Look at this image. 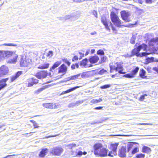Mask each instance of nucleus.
<instances>
[{"instance_id": "nucleus-1", "label": "nucleus", "mask_w": 158, "mask_h": 158, "mask_svg": "<svg viewBox=\"0 0 158 158\" xmlns=\"http://www.w3.org/2000/svg\"><path fill=\"white\" fill-rule=\"evenodd\" d=\"M94 154L96 156L103 157L108 156V149L104 148L101 143L95 144L94 146Z\"/></svg>"}, {"instance_id": "nucleus-2", "label": "nucleus", "mask_w": 158, "mask_h": 158, "mask_svg": "<svg viewBox=\"0 0 158 158\" xmlns=\"http://www.w3.org/2000/svg\"><path fill=\"white\" fill-rule=\"evenodd\" d=\"M147 46L146 44H143L139 45L137 48H134L132 50V53L134 55H136L137 56H144L151 53V52H143L141 55L139 53V52L141 49H143V50H146L147 49Z\"/></svg>"}, {"instance_id": "nucleus-3", "label": "nucleus", "mask_w": 158, "mask_h": 158, "mask_svg": "<svg viewBox=\"0 0 158 158\" xmlns=\"http://www.w3.org/2000/svg\"><path fill=\"white\" fill-rule=\"evenodd\" d=\"M116 65V66H114L113 63L110 64V72L112 73L113 70H115L116 71H118V73L120 74L124 73L122 72L123 70V65L120 63H117Z\"/></svg>"}, {"instance_id": "nucleus-4", "label": "nucleus", "mask_w": 158, "mask_h": 158, "mask_svg": "<svg viewBox=\"0 0 158 158\" xmlns=\"http://www.w3.org/2000/svg\"><path fill=\"white\" fill-rule=\"evenodd\" d=\"M111 19L114 24L118 27H120L122 23L121 21L118 16L114 12H111L110 14Z\"/></svg>"}, {"instance_id": "nucleus-5", "label": "nucleus", "mask_w": 158, "mask_h": 158, "mask_svg": "<svg viewBox=\"0 0 158 158\" xmlns=\"http://www.w3.org/2000/svg\"><path fill=\"white\" fill-rule=\"evenodd\" d=\"M101 20L107 30H110L109 27H111L114 31H116L115 28L113 26L111 22L108 20H107L104 16H102L101 17Z\"/></svg>"}, {"instance_id": "nucleus-6", "label": "nucleus", "mask_w": 158, "mask_h": 158, "mask_svg": "<svg viewBox=\"0 0 158 158\" xmlns=\"http://www.w3.org/2000/svg\"><path fill=\"white\" fill-rule=\"evenodd\" d=\"M121 17L125 22H129L131 21L129 18L131 15L130 13L127 11L123 10L120 12Z\"/></svg>"}, {"instance_id": "nucleus-7", "label": "nucleus", "mask_w": 158, "mask_h": 158, "mask_svg": "<svg viewBox=\"0 0 158 158\" xmlns=\"http://www.w3.org/2000/svg\"><path fill=\"white\" fill-rule=\"evenodd\" d=\"M63 152V149L59 147H54L50 151V153L54 155L60 156Z\"/></svg>"}, {"instance_id": "nucleus-8", "label": "nucleus", "mask_w": 158, "mask_h": 158, "mask_svg": "<svg viewBox=\"0 0 158 158\" xmlns=\"http://www.w3.org/2000/svg\"><path fill=\"white\" fill-rule=\"evenodd\" d=\"M118 144V143H115L114 144H112L110 145L111 148L112 149V151L110 152L108 154V156H109L112 157L113 155H116L117 154L116 149L117 147Z\"/></svg>"}, {"instance_id": "nucleus-9", "label": "nucleus", "mask_w": 158, "mask_h": 158, "mask_svg": "<svg viewBox=\"0 0 158 158\" xmlns=\"http://www.w3.org/2000/svg\"><path fill=\"white\" fill-rule=\"evenodd\" d=\"M9 71L8 68L6 66H1L0 68V77L8 73Z\"/></svg>"}, {"instance_id": "nucleus-10", "label": "nucleus", "mask_w": 158, "mask_h": 158, "mask_svg": "<svg viewBox=\"0 0 158 158\" xmlns=\"http://www.w3.org/2000/svg\"><path fill=\"white\" fill-rule=\"evenodd\" d=\"M48 73L47 71H41L36 73L35 76L39 79L45 78L47 76Z\"/></svg>"}, {"instance_id": "nucleus-11", "label": "nucleus", "mask_w": 158, "mask_h": 158, "mask_svg": "<svg viewBox=\"0 0 158 158\" xmlns=\"http://www.w3.org/2000/svg\"><path fill=\"white\" fill-rule=\"evenodd\" d=\"M28 82V87H31L34 84H36L38 82V80L33 78L29 79L27 80Z\"/></svg>"}, {"instance_id": "nucleus-12", "label": "nucleus", "mask_w": 158, "mask_h": 158, "mask_svg": "<svg viewBox=\"0 0 158 158\" xmlns=\"http://www.w3.org/2000/svg\"><path fill=\"white\" fill-rule=\"evenodd\" d=\"M88 60L85 58L80 63V66L82 68H88L92 66V65L90 64L89 65L87 64Z\"/></svg>"}, {"instance_id": "nucleus-13", "label": "nucleus", "mask_w": 158, "mask_h": 158, "mask_svg": "<svg viewBox=\"0 0 158 158\" xmlns=\"http://www.w3.org/2000/svg\"><path fill=\"white\" fill-rule=\"evenodd\" d=\"M99 60V57L97 55L91 56L89 59V61L91 64L96 63Z\"/></svg>"}, {"instance_id": "nucleus-14", "label": "nucleus", "mask_w": 158, "mask_h": 158, "mask_svg": "<svg viewBox=\"0 0 158 158\" xmlns=\"http://www.w3.org/2000/svg\"><path fill=\"white\" fill-rule=\"evenodd\" d=\"M4 58L5 57H9L10 56H12L14 54H15V52H14L10 51H3Z\"/></svg>"}, {"instance_id": "nucleus-15", "label": "nucleus", "mask_w": 158, "mask_h": 158, "mask_svg": "<svg viewBox=\"0 0 158 158\" xmlns=\"http://www.w3.org/2000/svg\"><path fill=\"white\" fill-rule=\"evenodd\" d=\"M58 73H63L65 74L67 71V67L66 65L63 64L58 68Z\"/></svg>"}, {"instance_id": "nucleus-16", "label": "nucleus", "mask_w": 158, "mask_h": 158, "mask_svg": "<svg viewBox=\"0 0 158 158\" xmlns=\"http://www.w3.org/2000/svg\"><path fill=\"white\" fill-rule=\"evenodd\" d=\"M126 148L124 147H122L119 150L118 153L119 156L122 157H124L126 156Z\"/></svg>"}, {"instance_id": "nucleus-17", "label": "nucleus", "mask_w": 158, "mask_h": 158, "mask_svg": "<svg viewBox=\"0 0 158 158\" xmlns=\"http://www.w3.org/2000/svg\"><path fill=\"white\" fill-rule=\"evenodd\" d=\"M8 78H6L0 80V90L7 85L6 82L8 80Z\"/></svg>"}, {"instance_id": "nucleus-18", "label": "nucleus", "mask_w": 158, "mask_h": 158, "mask_svg": "<svg viewBox=\"0 0 158 158\" xmlns=\"http://www.w3.org/2000/svg\"><path fill=\"white\" fill-rule=\"evenodd\" d=\"M29 63V60L28 59L22 58L20 61V65L22 66H27Z\"/></svg>"}, {"instance_id": "nucleus-19", "label": "nucleus", "mask_w": 158, "mask_h": 158, "mask_svg": "<svg viewBox=\"0 0 158 158\" xmlns=\"http://www.w3.org/2000/svg\"><path fill=\"white\" fill-rule=\"evenodd\" d=\"M22 71H18L15 75L11 76L10 77L11 81L12 82L14 81L22 74Z\"/></svg>"}, {"instance_id": "nucleus-20", "label": "nucleus", "mask_w": 158, "mask_h": 158, "mask_svg": "<svg viewBox=\"0 0 158 158\" xmlns=\"http://www.w3.org/2000/svg\"><path fill=\"white\" fill-rule=\"evenodd\" d=\"M48 151V150L47 148L42 149L39 154V156L41 157H44Z\"/></svg>"}, {"instance_id": "nucleus-21", "label": "nucleus", "mask_w": 158, "mask_h": 158, "mask_svg": "<svg viewBox=\"0 0 158 158\" xmlns=\"http://www.w3.org/2000/svg\"><path fill=\"white\" fill-rule=\"evenodd\" d=\"M13 58H11L8 61V63L11 64H15L17 62L18 55L16 54L12 56Z\"/></svg>"}, {"instance_id": "nucleus-22", "label": "nucleus", "mask_w": 158, "mask_h": 158, "mask_svg": "<svg viewBox=\"0 0 158 158\" xmlns=\"http://www.w3.org/2000/svg\"><path fill=\"white\" fill-rule=\"evenodd\" d=\"M72 154L75 156H81L83 154V152L81 151L76 149L74 151H72Z\"/></svg>"}, {"instance_id": "nucleus-23", "label": "nucleus", "mask_w": 158, "mask_h": 158, "mask_svg": "<svg viewBox=\"0 0 158 158\" xmlns=\"http://www.w3.org/2000/svg\"><path fill=\"white\" fill-rule=\"evenodd\" d=\"M61 63V61H58L56 62L53 64L52 67L50 68V70L51 71H52V70L54 69L55 68L58 67L60 65Z\"/></svg>"}, {"instance_id": "nucleus-24", "label": "nucleus", "mask_w": 158, "mask_h": 158, "mask_svg": "<svg viewBox=\"0 0 158 158\" xmlns=\"http://www.w3.org/2000/svg\"><path fill=\"white\" fill-rule=\"evenodd\" d=\"M81 78V73H80L76 75H75L69 77L68 78V81H69L70 80H74L78 79H80Z\"/></svg>"}, {"instance_id": "nucleus-25", "label": "nucleus", "mask_w": 158, "mask_h": 158, "mask_svg": "<svg viewBox=\"0 0 158 158\" xmlns=\"http://www.w3.org/2000/svg\"><path fill=\"white\" fill-rule=\"evenodd\" d=\"M151 151V149L148 147L144 146L143 147L142 152H143L148 153H150Z\"/></svg>"}, {"instance_id": "nucleus-26", "label": "nucleus", "mask_w": 158, "mask_h": 158, "mask_svg": "<svg viewBox=\"0 0 158 158\" xmlns=\"http://www.w3.org/2000/svg\"><path fill=\"white\" fill-rule=\"evenodd\" d=\"M49 66V63L44 64L40 65L38 67V68L40 69H47L48 68Z\"/></svg>"}, {"instance_id": "nucleus-27", "label": "nucleus", "mask_w": 158, "mask_h": 158, "mask_svg": "<svg viewBox=\"0 0 158 158\" xmlns=\"http://www.w3.org/2000/svg\"><path fill=\"white\" fill-rule=\"evenodd\" d=\"M136 144H137V143L135 142L131 143L128 144L127 145V149L128 152H129L133 147L134 145Z\"/></svg>"}, {"instance_id": "nucleus-28", "label": "nucleus", "mask_w": 158, "mask_h": 158, "mask_svg": "<svg viewBox=\"0 0 158 158\" xmlns=\"http://www.w3.org/2000/svg\"><path fill=\"white\" fill-rule=\"evenodd\" d=\"M43 106L46 108L53 109L54 108L53 105L50 103H43Z\"/></svg>"}, {"instance_id": "nucleus-29", "label": "nucleus", "mask_w": 158, "mask_h": 158, "mask_svg": "<svg viewBox=\"0 0 158 158\" xmlns=\"http://www.w3.org/2000/svg\"><path fill=\"white\" fill-rule=\"evenodd\" d=\"M89 76V72H83L81 74V78H85L88 77Z\"/></svg>"}, {"instance_id": "nucleus-30", "label": "nucleus", "mask_w": 158, "mask_h": 158, "mask_svg": "<svg viewBox=\"0 0 158 158\" xmlns=\"http://www.w3.org/2000/svg\"><path fill=\"white\" fill-rule=\"evenodd\" d=\"M79 86H76V87H73V88H72L71 89H69L66 91H64L63 92H62V93H61V94H66V93H69L70 92H71V91H73L74 90L78 88H79Z\"/></svg>"}, {"instance_id": "nucleus-31", "label": "nucleus", "mask_w": 158, "mask_h": 158, "mask_svg": "<svg viewBox=\"0 0 158 158\" xmlns=\"http://www.w3.org/2000/svg\"><path fill=\"white\" fill-rule=\"evenodd\" d=\"M158 43V37L151 39L149 42V45H152L153 43Z\"/></svg>"}, {"instance_id": "nucleus-32", "label": "nucleus", "mask_w": 158, "mask_h": 158, "mask_svg": "<svg viewBox=\"0 0 158 158\" xmlns=\"http://www.w3.org/2000/svg\"><path fill=\"white\" fill-rule=\"evenodd\" d=\"M102 101L101 98H99L98 99H93L90 101L91 103L92 104H96L101 102Z\"/></svg>"}, {"instance_id": "nucleus-33", "label": "nucleus", "mask_w": 158, "mask_h": 158, "mask_svg": "<svg viewBox=\"0 0 158 158\" xmlns=\"http://www.w3.org/2000/svg\"><path fill=\"white\" fill-rule=\"evenodd\" d=\"M123 77L128 78H132L134 77V75L132 73L126 74L124 75Z\"/></svg>"}, {"instance_id": "nucleus-34", "label": "nucleus", "mask_w": 158, "mask_h": 158, "mask_svg": "<svg viewBox=\"0 0 158 158\" xmlns=\"http://www.w3.org/2000/svg\"><path fill=\"white\" fill-rule=\"evenodd\" d=\"M145 71L143 69H141L139 73V75L141 77L143 78L144 76L145 75Z\"/></svg>"}, {"instance_id": "nucleus-35", "label": "nucleus", "mask_w": 158, "mask_h": 158, "mask_svg": "<svg viewBox=\"0 0 158 158\" xmlns=\"http://www.w3.org/2000/svg\"><path fill=\"white\" fill-rule=\"evenodd\" d=\"M154 59V58L153 57H148L146 59V61L148 63L153 62Z\"/></svg>"}, {"instance_id": "nucleus-36", "label": "nucleus", "mask_w": 158, "mask_h": 158, "mask_svg": "<svg viewBox=\"0 0 158 158\" xmlns=\"http://www.w3.org/2000/svg\"><path fill=\"white\" fill-rule=\"evenodd\" d=\"M139 151V148L138 147H135L132 150L131 152V155L135 154L136 153L138 152Z\"/></svg>"}, {"instance_id": "nucleus-37", "label": "nucleus", "mask_w": 158, "mask_h": 158, "mask_svg": "<svg viewBox=\"0 0 158 158\" xmlns=\"http://www.w3.org/2000/svg\"><path fill=\"white\" fill-rule=\"evenodd\" d=\"M136 38V37L135 35H133L132 38L131 39L130 42L132 44H134L135 42V40Z\"/></svg>"}, {"instance_id": "nucleus-38", "label": "nucleus", "mask_w": 158, "mask_h": 158, "mask_svg": "<svg viewBox=\"0 0 158 158\" xmlns=\"http://www.w3.org/2000/svg\"><path fill=\"white\" fill-rule=\"evenodd\" d=\"M139 68L138 67H136V68L135 69H134L132 70V72L131 73L132 74H133V75H134L135 74L138 72L139 70Z\"/></svg>"}, {"instance_id": "nucleus-39", "label": "nucleus", "mask_w": 158, "mask_h": 158, "mask_svg": "<svg viewBox=\"0 0 158 158\" xmlns=\"http://www.w3.org/2000/svg\"><path fill=\"white\" fill-rule=\"evenodd\" d=\"M53 52L52 51H49L47 53L46 56L49 58H50L53 56Z\"/></svg>"}, {"instance_id": "nucleus-40", "label": "nucleus", "mask_w": 158, "mask_h": 158, "mask_svg": "<svg viewBox=\"0 0 158 158\" xmlns=\"http://www.w3.org/2000/svg\"><path fill=\"white\" fill-rule=\"evenodd\" d=\"M104 52L102 50H99L97 51V54L99 55H104Z\"/></svg>"}, {"instance_id": "nucleus-41", "label": "nucleus", "mask_w": 158, "mask_h": 158, "mask_svg": "<svg viewBox=\"0 0 158 158\" xmlns=\"http://www.w3.org/2000/svg\"><path fill=\"white\" fill-rule=\"evenodd\" d=\"M111 85L110 84L105 85L101 86L100 88L102 89H106L110 87Z\"/></svg>"}, {"instance_id": "nucleus-42", "label": "nucleus", "mask_w": 158, "mask_h": 158, "mask_svg": "<svg viewBox=\"0 0 158 158\" xmlns=\"http://www.w3.org/2000/svg\"><path fill=\"white\" fill-rule=\"evenodd\" d=\"M3 45L4 46L14 47H15L17 46L16 44L12 43L4 44Z\"/></svg>"}, {"instance_id": "nucleus-43", "label": "nucleus", "mask_w": 158, "mask_h": 158, "mask_svg": "<svg viewBox=\"0 0 158 158\" xmlns=\"http://www.w3.org/2000/svg\"><path fill=\"white\" fill-rule=\"evenodd\" d=\"M46 88L47 87L46 86H43L42 87L38 89V90L36 92H35V93L37 92H38V93H39V92L44 90V89H46Z\"/></svg>"}, {"instance_id": "nucleus-44", "label": "nucleus", "mask_w": 158, "mask_h": 158, "mask_svg": "<svg viewBox=\"0 0 158 158\" xmlns=\"http://www.w3.org/2000/svg\"><path fill=\"white\" fill-rule=\"evenodd\" d=\"M145 156L144 154L141 153L138 155H137L136 156L137 158H144Z\"/></svg>"}, {"instance_id": "nucleus-45", "label": "nucleus", "mask_w": 158, "mask_h": 158, "mask_svg": "<svg viewBox=\"0 0 158 158\" xmlns=\"http://www.w3.org/2000/svg\"><path fill=\"white\" fill-rule=\"evenodd\" d=\"M106 72V70L104 69H102L98 72V74H99L102 75L105 73Z\"/></svg>"}, {"instance_id": "nucleus-46", "label": "nucleus", "mask_w": 158, "mask_h": 158, "mask_svg": "<svg viewBox=\"0 0 158 158\" xmlns=\"http://www.w3.org/2000/svg\"><path fill=\"white\" fill-rule=\"evenodd\" d=\"M79 66L78 64H73L71 66V68L72 69H75L76 67L77 68H78Z\"/></svg>"}, {"instance_id": "nucleus-47", "label": "nucleus", "mask_w": 158, "mask_h": 158, "mask_svg": "<svg viewBox=\"0 0 158 158\" xmlns=\"http://www.w3.org/2000/svg\"><path fill=\"white\" fill-rule=\"evenodd\" d=\"M73 17V15H66L64 17V19L65 20H67L68 19H70Z\"/></svg>"}, {"instance_id": "nucleus-48", "label": "nucleus", "mask_w": 158, "mask_h": 158, "mask_svg": "<svg viewBox=\"0 0 158 158\" xmlns=\"http://www.w3.org/2000/svg\"><path fill=\"white\" fill-rule=\"evenodd\" d=\"M4 59L3 51H0V60Z\"/></svg>"}, {"instance_id": "nucleus-49", "label": "nucleus", "mask_w": 158, "mask_h": 158, "mask_svg": "<svg viewBox=\"0 0 158 158\" xmlns=\"http://www.w3.org/2000/svg\"><path fill=\"white\" fill-rule=\"evenodd\" d=\"M106 57L105 56H103L101 58V63H102L105 62L106 60Z\"/></svg>"}, {"instance_id": "nucleus-50", "label": "nucleus", "mask_w": 158, "mask_h": 158, "mask_svg": "<svg viewBox=\"0 0 158 158\" xmlns=\"http://www.w3.org/2000/svg\"><path fill=\"white\" fill-rule=\"evenodd\" d=\"M79 59L81 60L82 58L84 56V53H83L80 52H79Z\"/></svg>"}, {"instance_id": "nucleus-51", "label": "nucleus", "mask_w": 158, "mask_h": 158, "mask_svg": "<svg viewBox=\"0 0 158 158\" xmlns=\"http://www.w3.org/2000/svg\"><path fill=\"white\" fill-rule=\"evenodd\" d=\"M148 72V73L152 72V68L149 66L147 67L146 68Z\"/></svg>"}, {"instance_id": "nucleus-52", "label": "nucleus", "mask_w": 158, "mask_h": 158, "mask_svg": "<svg viewBox=\"0 0 158 158\" xmlns=\"http://www.w3.org/2000/svg\"><path fill=\"white\" fill-rule=\"evenodd\" d=\"M53 105L54 107L53 108H57L60 106V104L58 103H55Z\"/></svg>"}, {"instance_id": "nucleus-53", "label": "nucleus", "mask_w": 158, "mask_h": 158, "mask_svg": "<svg viewBox=\"0 0 158 158\" xmlns=\"http://www.w3.org/2000/svg\"><path fill=\"white\" fill-rule=\"evenodd\" d=\"M78 59V57L77 56H75L73 57L72 60L73 61H74L75 60H77Z\"/></svg>"}, {"instance_id": "nucleus-54", "label": "nucleus", "mask_w": 158, "mask_h": 158, "mask_svg": "<svg viewBox=\"0 0 158 158\" xmlns=\"http://www.w3.org/2000/svg\"><path fill=\"white\" fill-rule=\"evenodd\" d=\"M76 104L74 103H71L70 104L69 106L68 107L69 108L70 107H73L74 106H75Z\"/></svg>"}, {"instance_id": "nucleus-55", "label": "nucleus", "mask_w": 158, "mask_h": 158, "mask_svg": "<svg viewBox=\"0 0 158 158\" xmlns=\"http://www.w3.org/2000/svg\"><path fill=\"white\" fill-rule=\"evenodd\" d=\"M147 96V95L144 94L140 98V100L141 101H143L144 99L145 96Z\"/></svg>"}, {"instance_id": "nucleus-56", "label": "nucleus", "mask_w": 158, "mask_h": 158, "mask_svg": "<svg viewBox=\"0 0 158 158\" xmlns=\"http://www.w3.org/2000/svg\"><path fill=\"white\" fill-rule=\"evenodd\" d=\"M93 15L96 17L97 18V11L96 10H94L93 12Z\"/></svg>"}, {"instance_id": "nucleus-57", "label": "nucleus", "mask_w": 158, "mask_h": 158, "mask_svg": "<svg viewBox=\"0 0 158 158\" xmlns=\"http://www.w3.org/2000/svg\"><path fill=\"white\" fill-rule=\"evenodd\" d=\"M33 124L34 126L35 127L34 128H36L39 127L38 126L37 124L36 123L35 121H33Z\"/></svg>"}, {"instance_id": "nucleus-58", "label": "nucleus", "mask_w": 158, "mask_h": 158, "mask_svg": "<svg viewBox=\"0 0 158 158\" xmlns=\"http://www.w3.org/2000/svg\"><path fill=\"white\" fill-rule=\"evenodd\" d=\"M90 35H97V32L96 31H94L93 32H91L90 33Z\"/></svg>"}, {"instance_id": "nucleus-59", "label": "nucleus", "mask_w": 158, "mask_h": 158, "mask_svg": "<svg viewBox=\"0 0 158 158\" xmlns=\"http://www.w3.org/2000/svg\"><path fill=\"white\" fill-rule=\"evenodd\" d=\"M153 70L158 73V68L156 67H154L153 68Z\"/></svg>"}, {"instance_id": "nucleus-60", "label": "nucleus", "mask_w": 158, "mask_h": 158, "mask_svg": "<svg viewBox=\"0 0 158 158\" xmlns=\"http://www.w3.org/2000/svg\"><path fill=\"white\" fill-rule=\"evenodd\" d=\"M137 125H151V124L149 123H140L139 124H137Z\"/></svg>"}, {"instance_id": "nucleus-61", "label": "nucleus", "mask_w": 158, "mask_h": 158, "mask_svg": "<svg viewBox=\"0 0 158 158\" xmlns=\"http://www.w3.org/2000/svg\"><path fill=\"white\" fill-rule=\"evenodd\" d=\"M68 146L72 148L73 147L75 146L76 144H72L68 145Z\"/></svg>"}, {"instance_id": "nucleus-62", "label": "nucleus", "mask_w": 158, "mask_h": 158, "mask_svg": "<svg viewBox=\"0 0 158 158\" xmlns=\"http://www.w3.org/2000/svg\"><path fill=\"white\" fill-rule=\"evenodd\" d=\"M59 135H51V136H46L45 138H46V139H47V138H48L49 137H56V136H58Z\"/></svg>"}, {"instance_id": "nucleus-63", "label": "nucleus", "mask_w": 158, "mask_h": 158, "mask_svg": "<svg viewBox=\"0 0 158 158\" xmlns=\"http://www.w3.org/2000/svg\"><path fill=\"white\" fill-rule=\"evenodd\" d=\"M146 2L147 3H152V0H146Z\"/></svg>"}, {"instance_id": "nucleus-64", "label": "nucleus", "mask_w": 158, "mask_h": 158, "mask_svg": "<svg viewBox=\"0 0 158 158\" xmlns=\"http://www.w3.org/2000/svg\"><path fill=\"white\" fill-rule=\"evenodd\" d=\"M103 108L102 107V106H99V107H97L94 108L96 110H100L101 109Z\"/></svg>"}]
</instances>
